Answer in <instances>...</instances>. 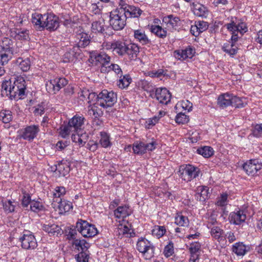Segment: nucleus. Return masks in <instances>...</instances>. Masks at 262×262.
I'll list each match as a JSON object with an SVG mask.
<instances>
[{
	"label": "nucleus",
	"instance_id": "obj_1",
	"mask_svg": "<svg viewBox=\"0 0 262 262\" xmlns=\"http://www.w3.org/2000/svg\"><path fill=\"white\" fill-rule=\"evenodd\" d=\"M227 30L232 34L230 41H227L224 44L222 50L230 56H233L237 52L238 48L235 43L238 40V33L242 36L247 32L248 28L246 24L243 21H236L231 20L230 23L225 25Z\"/></svg>",
	"mask_w": 262,
	"mask_h": 262
},
{
	"label": "nucleus",
	"instance_id": "obj_2",
	"mask_svg": "<svg viewBox=\"0 0 262 262\" xmlns=\"http://www.w3.org/2000/svg\"><path fill=\"white\" fill-rule=\"evenodd\" d=\"M105 47L107 50H112L114 54L121 57L127 56L130 60H135L140 52L137 44L121 40L106 42Z\"/></svg>",
	"mask_w": 262,
	"mask_h": 262
},
{
	"label": "nucleus",
	"instance_id": "obj_3",
	"mask_svg": "<svg viewBox=\"0 0 262 262\" xmlns=\"http://www.w3.org/2000/svg\"><path fill=\"white\" fill-rule=\"evenodd\" d=\"M26 81L23 77H17L11 84V81L6 80L2 84V95L8 96L10 99L17 100L25 95Z\"/></svg>",
	"mask_w": 262,
	"mask_h": 262
},
{
	"label": "nucleus",
	"instance_id": "obj_4",
	"mask_svg": "<svg viewBox=\"0 0 262 262\" xmlns=\"http://www.w3.org/2000/svg\"><path fill=\"white\" fill-rule=\"evenodd\" d=\"M97 101L96 104L103 108L112 107L117 102V94L113 91L107 90H102L99 94L96 95Z\"/></svg>",
	"mask_w": 262,
	"mask_h": 262
},
{
	"label": "nucleus",
	"instance_id": "obj_5",
	"mask_svg": "<svg viewBox=\"0 0 262 262\" xmlns=\"http://www.w3.org/2000/svg\"><path fill=\"white\" fill-rule=\"evenodd\" d=\"M136 248L139 252L142 253L143 257L145 259H150L154 256V246L149 241L144 237H140L138 239Z\"/></svg>",
	"mask_w": 262,
	"mask_h": 262
},
{
	"label": "nucleus",
	"instance_id": "obj_6",
	"mask_svg": "<svg viewBox=\"0 0 262 262\" xmlns=\"http://www.w3.org/2000/svg\"><path fill=\"white\" fill-rule=\"evenodd\" d=\"M200 169L190 164L182 165L180 166L178 175L183 180L186 182L199 177Z\"/></svg>",
	"mask_w": 262,
	"mask_h": 262
},
{
	"label": "nucleus",
	"instance_id": "obj_7",
	"mask_svg": "<svg viewBox=\"0 0 262 262\" xmlns=\"http://www.w3.org/2000/svg\"><path fill=\"white\" fill-rule=\"evenodd\" d=\"M110 17V25L114 30H120L124 28L127 19L120 8L111 11Z\"/></svg>",
	"mask_w": 262,
	"mask_h": 262
},
{
	"label": "nucleus",
	"instance_id": "obj_8",
	"mask_svg": "<svg viewBox=\"0 0 262 262\" xmlns=\"http://www.w3.org/2000/svg\"><path fill=\"white\" fill-rule=\"evenodd\" d=\"M76 228L84 237H92L98 233V230L95 225L81 219L78 220L77 222Z\"/></svg>",
	"mask_w": 262,
	"mask_h": 262
},
{
	"label": "nucleus",
	"instance_id": "obj_9",
	"mask_svg": "<svg viewBox=\"0 0 262 262\" xmlns=\"http://www.w3.org/2000/svg\"><path fill=\"white\" fill-rule=\"evenodd\" d=\"M21 247L25 250H33L37 247L34 235L29 231H24L19 237Z\"/></svg>",
	"mask_w": 262,
	"mask_h": 262
},
{
	"label": "nucleus",
	"instance_id": "obj_10",
	"mask_svg": "<svg viewBox=\"0 0 262 262\" xmlns=\"http://www.w3.org/2000/svg\"><path fill=\"white\" fill-rule=\"evenodd\" d=\"M127 2V0L126 1H123L122 3H119V6L120 10L125 15L126 19L129 18H138L143 13V11L139 7L128 4Z\"/></svg>",
	"mask_w": 262,
	"mask_h": 262
},
{
	"label": "nucleus",
	"instance_id": "obj_11",
	"mask_svg": "<svg viewBox=\"0 0 262 262\" xmlns=\"http://www.w3.org/2000/svg\"><path fill=\"white\" fill-rule=\"evenodd\" d=\"M243 168L248 175L254 176L262 169V163L258 159H251L245 163Z\"/></svg>",
	"mask_w": 262,
	"mask_h": 262
},
{
	"label": "nucleus",
	"instance_id": "obj_12",
	"mask_svg": "<svg viewBox=\"0 0 262 262\" xmlns=\"http://www.w3.org/2000/svg\"><path fill=\"white\" fill-rule=\"evenodd\" d=\"M246 209H241L231 212L229 215L228 220L231 224L240 225L244 223L247 219Z\"/></svg>",
	"mask_w": 262,
	"mask_h": 262
},
{
	"label": "nucleus",
	"instance_id": "obj_13",
	"mask_svg": "<svg viewBox=\"0 0 262 262\" xmlns=\"http://www.w3.org/2000/svg\"><path fill=\"white\" fill-rule=\"evenodd\" d=\"M163 22L165 24L167 29L171 32L178 30L181 26L180 17L172 14L164 16Z\"/></svg>",
	"mask_w": 262,
	"mask_h": 262
},
{
	"label": "nucleus",
	"instance_id": "obj_14",
	"mask_svg": "<svg viewBox=\"0 0 262 262\" xmlns=\"http://www.w3.org/2000/svg\"><path fill=\"white\" fill-rule=\"evenodd\" d=\"M40 129L38 125H32L22 129L20 132V137L29 141H32L36 137Z\"/></svg>",
	"mask_w": 262,
	"mask_h": 262
},
{
	"label": "nucleus",
	"instance_id": "obj_15",
	"mask_svg": "<svg viewBox=\"0 0 262 262\" xmlns=\"http://www.w3.org/2000/svg\"><path fill=\"white\" fill-rule=\"evenodd\" d=\"M44 29L52 31L56 30L59 26L58 17L52 13L44 14Z\"/></svg>",
	"mask_w": 262,
	"mask_h": 262
},
{
	"label": "nucleus",
	"instance_id": "obj_16",
	"mask_svg": "<svg viewBox=\"0 0 262 262\" xmlns=\"http://www.w3.org/2000/svg\"><path fill=\"white\" fill-rule=\"evenodd\" d=\"M155 97L159 103L167 104L170 101L171 95L166 88H157L155 91Z\"/></svg>",
	"mask_w": 262,
	"mask_h": 262
},
{
	"label": "nucleus",
	"instance_id": "obj_17",
	"mask_svg": "<svg viewBox=\"0 0 262 262\" xmlns=\"http://www.w3.org/2000/svg\"><path fill=\"white\" fill-rule=\"evenodd\" d=\"M3 51L0 53V64L4 66L8 62L16 52L15 51L13 47L8 46L3 47Z\"/></svg>",
	"mask_w": 262,
	"mask_h": 262
},
{
	"label": "nucleus",
	"instance_id": "obj_18",
	"mask_svg": "<svg viewBox=\"0 0 262 262\" xmlns=\"http://www.w3.org/2000/svg\"><path fill=\"white\" fill-rule=\"evenodd\" d=\"M195 52L194 49L189 47L184 50H176L174 52L173 54L176 58L183 60L187 58H191Z\"/></svg>",
	"mask_w": 262,
	"mask_h": 262
},
{
	"label": "nucleus",
	"instance_id": "obj_19",
	"mask_svg": "<svg viewBox=\"0 0 262 262\" xmlns=\"http://www.w3.org/2000/svg\"><path fill=\"white\" fill-rule=\"evenodd\" d=\"M210 229V235L212 238L220 243H226L225 231L219 226H212Z\"/></svg>",
	"mask_w": 262,
	"mask_h": 262
},
{
	"label": "nucleus",
	"instance_id": "obj_20",
	"mask_svg": "<svg viewBox=\"0 0 262 262\" xmlns=\"http://www.w3.org/2000/svg\"><path fill=\"white\" fill-rule=\"evenodd\" d=\"M72 246L75 251L79 252H90V244L84 239H78L73 241Z\"/></svg>",
	"mask_w": 262,
	"mask_h": 262
},
{
	"label": "nucleus",
	"instance_id": "obj_21",
	"mask_svg": "<svg viewBox=\"0 0 262 262\" xmlns=\"http://www.w3.org/2000/svg\"><path fill=\"white\" fill-rule=\"evenodd\" d=\"M52 205L54 208L58 209L61 214L69 211L73 207L71 202L62 200L53 202Z\"/></svg>",
	"mask_w": 262,
	"mask_h": 262
},
{
	"label": "nucleus",
	"instance_id": "obj_22",
	"mask_svg": "<svg viewBox=\"0 0 262 262\" xmlns=\"http://www.w3.org/2000/svg\"><path fill=\"white\" fill-rule=\"evenodd\" d=\"M250 250L249 245H245L243 242H237L232 245V251L238 256H243Z\"/></svg>",
	"mask_w": 262,
	"mask_h": 262
},
{
	"label": "nucleus",
	"instance_id": "obj_23",
	"mask_svg": "<svg viewBox=\"0 0 262 262\" xmlns=\"http://www.w3.org/2000/svg\"><path fill=\"white\" fill-rule=\"evenodd\" d=\"M132 213V209L127 205L119 206L114 211V215L117 219H123L129 216Z\"/></svg>",
	"mask_w": 262,
	"mask_h": 262
},
{
	"label": "nucleus",
	"instance_id": "obj_24",
	"mask_svg": "<svg viewBox=\"0 0 262 262\" xmlns=\"http://www.w3.org/2000/svg\"><path fill=\"white\" fill-rule=\"evenodd\" d=\"M134 37L137 41L142 45H151V40L148 39L144 31L141 29L134 30Z\"/></svg>",
	"mask_w": 262,
	"mask_h": 262
},
{
	"label": "nucleus",
	"instance_id": "obj_25",
	"mask_svg": "<svg viewBox=\"0 0 262 262\" xmlns=\"http://www.w3.org/2000/svg\"><path fill=\"white\" fill-rule=\"evenodd\" d=\"M32 23L36 29L39 30H44V14L35 13L32 15Z\"/></svg>",
	"mask_w": 262,
	"mask_h": 262
},
{
	"label": "nucleus",
	"instance_id": "obj_26",
	"mask_svg": "<svg viewBox=\"0 0 262 262\" xmlns=\"http://www.w3.org/2000/svg\"><path fill=\"white\" fill-rule=\"evenodd\" d=\"M232 98V95L228 93L220 95L217 98V105L222 108L231 105Z\"/></svg>",
	"mask_w": 262,
	"mask_h": 262
},
{
	"label": "nucleus",
	"instance_id": "obj_27",
	"mask_svg": "<svg viewBox=\"0 0 262 262\" xmlns=\"http://www.w3.org/2000/svg\"><path fill=\"white\" fill-rule=\"evenodd\" d=\"M191 9L194 15L200 17H206L208 9L204 5L196 3L191 4Z\"/></svg>",
	"mask_w": 262,
	"mask_h": 262
},
{
	"label": "nucleus",
	"instance_id": "obj_28",
	"mask_svg": "<svg viewBox=\"0 0 262 262\" xmlns=\"http://www.w3.org/2000/svg\"><path fill=\"white\" fill-rule=\"evenodd\" d=\"M77 47H74L66 52L62 57L63 62L68 63L72 62L77 57V55L79 54Z\"/></svg>",
	"mask_w": 262,
	"mask_h": 262
},
{
	"label": "nucleus",
	"instance_id": "obj_29",
	"mask_svg": "<svg viewBox=\"0 0 262 262\" xmlns=\"http://www.w3.org/2000/svg\"><path fill=\"white\" fill-rule=\"evenodd\" d=\"M209 188L206 186H199L197 188V192L195 194V199L197 201L204 202L208 198Z\"/></svg>",
	"mask_w": 262,
	"mask_h": 262
},
{
	"label": "nucleus",
	"instance_id": "obj_30",
	"mask_svg": "<svg viewBox=\"0 0 262 262\" xmlns=\"http://www.w3.org/2000/svg\"><path fill=\"white\" fill-rule=\"evenodd\" d=\"M42 229L46 232H47L49 235H58L61 234V229L59 226L54 224H43Z\"/></svg>",
	"mask_w": 262,
	"mask_h": 262
},
{
	"label": "nucleus",
	"instance_id": "obj_31",
	"mask_svg": "<svg viewBox=\"0 0 262 262\" xmlns=\"http://www.w3.org/2000/svg\"><path fill=\"white\" fill-rule=\"evenodd\" d=\"M84 118L75 116L69 122L68 124L71 126L73 130L76 132L80 129L83 124Z\"/></svg>",
	"mask_w": 262,
	"mask_h": 262
},
{
	"label": "nucleus",
	"instance_id": "obj_32",
	"mask_svg": "<svg viewBox=\"0 0 262 262\" xmlns=\"http://www.w3.org/2000/svg\"><path fill=\"white\" fill-rule=\"evenodd\" d=\"M93 57H94L96 61L101 64V66H106V64L110 63L111 57L103 51L99 53L94 54L91 56V58Z\"/></svg>",
	"mask_w": 262,
	"mask_h": 262
},
{
	"label": "nucleus",
	"instance_id": "obj_33",
	"mask_svg": "<svg viewBox=\"0 0 262 262\" xmlns=\"http://www.w3.org/2000/svg\"><path fill=\"white\" fill-rule=\"evenodd\" d=\"M104 20L102 18L94 21L92 24L91 30L93 33L103 34L105 31Z\"/></svg>",
	"mask_w": 262,
	"mask_h": 262
},
{
	"label": "nucleus",
	"instance_id": "obj_34",
	"mask_svg": "<svg viewBox=\"0 0 262 262\" xmlns=\"http://www.w3.org/2000/svg\"><path fill=\"white\" fill-rule=\"evenodd\" d=\"M15 63L23 72L29 71L31 66V61L29 58L23 59L19 57L16 60Z\"/></svg>",
	"mask_w": 262,
	"mask_h": 262
},
{
	"label": "nucleus",
	"instance_id": "obj_35",
	"mask_svg": "<svg viewBox=\"0 0 262 262\" xmlns=\"http://www.w3.org/2000/svg\"><path fill=\"white\" fill-rule=\"evenodd\" d=\"M174 223L180 227H187L189 224L188 217L182 214V213H177L174 217Z\"/></svg>",
	"mask_w": 262,
	"mask_h": 262
},
{
	"label": "nucleus",
	"instance_id": "obj_36",
	"mask_svg": "<svg viewBox=\"0 0 262 262\" xmlns=\"http://www.w3.org/2000/svg\"><path fill=\"white\" fill-rule=\"evenodd\" d=\"M150 30L151 33L159 38L164 39L167 36V31L159 25H152Z\"/></svg>",
	"mask_w": 262,
	"mask_h": 262
},
{
	"label": "nucleus",
	"instance_id": "obj_37",
	"mask_svg": "<svg viewBox=\"0 0 262 262\" xmlns=\"http://www.w3.org/2000/svg\"><path fill=\"white\" fill-rule=\"evenodd\" d=\"M79 40L74 47H77L78 50H80V48H84L87 47L90 43V39L86 33H82L80 34Z\"/></svg>",
	"mask_w": 262,
	"mask_h": 262
},
{
	"label": "nucleus",
	"instance_id": "obj_38",
	"mask_svg": "<svg viewBox=\"0 0 262 262\" xmlns=\"http://www.w3.org/2000/svg\"><path fill=\"white\" fill-rule=\"evenodd\" d=\"M70 170L69 166L62 161L56 165L55 171H57L60 176L65 177L69 173Z\"/></svg>",
	"mask_w": 262,
	"mask_h": 262
},
{
	"label": "nucleus",
	"instance_id": "obj_39",
	"mask_svg": "<svg viewBox=\"0 0 262 262\" xmlns=\"http://www.w3.org/2000/svg\"><path fill=\"white\" fill-rule=\"evenodd\" d=\"M133 150L134 154L142 155L146 153L145 143L141 141H136L133 144Z\"/></svg>",
	"mask_w": 262,
	"mask_h": 262
},
{
	"label": "nucleus",
	"instance_id": "obj_40",
	"mask_svg": "<svg viewBox=\"0 0 262 262\" xmlns=\"http://www.w3.org/2000/svg\"><path fill=\"white\" fill-rule=\"evenodd\" d=\"M130 229L127 225L119 224L115 232L116 234L118 235V237L121 238L123 235H126L128 236L130 234Z\"/></svg>",
	"mask_w": 262,
	"mask_h": 262
},
{
	"label": "nucleus",
	"instance_id": "obj_41",
	"mask_svg": "<svg viewBox=\"0 0 262 262\" xmlns=\"http://www.w3.org/2000/svg\"><path fill=\"white\" fill-rule=\"evenodd\" d=\"M14 38L16 39L27 40L29 38V31L26 29H16L14 31Z\"/></svg>",
	"mask_w": 262,
	"mask_h": 262
},
{
	"label": "nucleus",
	"instance_id": "obj_42",
	"mask_svg": "<svg viewBox=\"0 0 262 262\" xmlns=\"http://www.w3.org/2000/svg\"><path fill=\"white\" fill-rule=\"evenodd\" d=\"M66 189L63 186L56 187L53 192V202H57L62 200L61 196L66 194Z\"/></svg>",
	"mask_w": 262,
	"mask_h": 262
},
{
	"label": "nucleus",
	"instance_id": "obj_43",
	"mask_svg": "<svg viewBox=\"0 0 262 262\" xmlns=\"http://www.w3.org/2000/svg\"><path fill=\"white\" fill-rule=\"evenodd\" d=\"M13 119V115L11 111L3 110L0 112V120L4 123H8Z\"/></svg>",
	"mask_w": 262,
	"mask_h": 262
},
{
	"label": "nucleus",
	"instance_id": "obj_44",
	"mask_svg": "<svg viewBox=\"0 0 262 262\" xmlns=\"http://www.w3.org/2000/svg\"><path fill=\"white\" fill-rule=\"evenodd\" d=\"M197 152L204 158H208L213 155L214 150L211 147L206 146L199 148L197 149Z\"/></svg>",
	"mask_w": 262,
	"mask_h": 262
},
{
	"label": "nucleus",
	"instance_id": "obj_45",
	"mask_svg": "<svg viewBox=\"0 0 262 262\" xmlns=\"http://www.w3.org/2000/svg\"><path fill=\"white\" fill-rule=\"evenodd\" d=\"M75 132L71 127V126L68 124L66 125L62 126L60 127L59 132V135L63 138L69 137L70 134H74Z\"/></svg>",
	"mask_w": 262,
	"mask_h": 262
},
{
	"label": "nucleus",
	"instance_id": "obj_46",
	"mask_svg": "<svg viewBox=\"0 0 262 262\" xmlns=\"http://www.w3.org/2000/svg\"><path fill=\"white\" fill-rule=\"evenodd\" d=\"M53 82L55 84V91L57 93L68 84V80L64 78L59 77L54 79Z\"/></svg>",
	"mask_w": 262,
	"mask_h": 262
},
{
	"label": "nucleus",
	"instance_id": "obj_47",
	"mask_svg": "<svg viewBox=\"0 0 262 262\" xmlns=\"http://www.w3.org/2000/svg\"><path fill=\"white\" fill-rule=\"evenodd\" d=\"M132 81V78L129 75H125L122 77L121 76L118 82V85L121 89H124L128 86Z\"/></svg>",
	"mask_w": 262,
	"mask_h": 262
},
{
	"label": "nucleus",
	"instance_id": "obj_48",
	"mask_svg": "<svg viewBox=\"0 0 262 262\" xmlns=\"http://www.w3.org/2000/svg\"><path fill=\"white\" fill-rule=\"evenodd\" d=\"M79 95L81 100H83L84 99H88L89 100L88 102H90L91 100L96 97L95 93H90L87 89L81 90Z\"/></svg>",
	"mask_w": 262,
	"mask_h": 262
},
{
	"label": "nucleus",
	"instance_id": "obj_49",
	"mask_svg": "<svg viewBox=\"0 0 262 262\" xmlns=\"http://www.w3.org/2000/svg\"><path fill=\"white\" fill-rule=\"evenodd\" d=\"M244 100H245V98L232 96L231 105L237 108L244 107L246 104V102Z\"/></svg>",
	"mask_w": 262,
	"mask_h": 262
},
{
	"label": "nucleus",
	"instance_id": "obj_50",
	"mask_svg": "<svg viewBox=\"0 0 262 262\" xmlns=\"http://www.w3.org/2000/svg\"><path fill=\"white\" fill-rule=\"evenodd\" d=\"M138 84L139 86L145 91L150 92L154 90L152 83L147 80H141L139 82Z\"/></svg>",
	"mask_w": 262,
	"mask_h": 262
},
{
	"label": "nucleus",
	"instance_id": "obj_51",
	"mask_svg": "<svg viewBox=\"0 0 262 262\" xmlns=\"http://www.w3.org/2000/svg\"><path fill=\"white\" fill-rule=\"evenodd\" d=\"M101 138L100 143L102 147L106 148L111 146V143L110 140V137L105 132H101Z\"/></svg>",
	"mask_w": 262,
	"mask_h": 262
},
{
	"label": "nucleus",
	"instance_id": "obj_52",
	"mask_svg": "<svg viewBox=\"0 0 262 262\" xmlns=\"http://www.w3.org/2000/svg\"><path fill=\"white\" fill-rule=\"evenodd\" d=\"M90 252H79L75 255L77 262H89L90 257Z\"/></svg>",
	"mask_w": 262,
	"mask_h": 262
},
{
	"label": "nucleus",
	"instance_id": "obj_53",
	"mask_svg": "<svg viewBox=\"0 0 262 262\" xmlns=\"http://www.w3.org/2000/svg\"><path fill=\"white\" fill-rule=\"evenodd\" d=\"M30 209L33 212H38L43 210L44 209V206L42 203L33 200L31 201L30 204Z\"/></svg>",
	"mask_w": 262,
	"mask_h": 262
},
{
	"label": "nucleus",
	"instance_id": "obj_54",
	"mask_svg": "<svg viewBox=\"0 0 262 262\" xmlns=\"http://www.w3.org/2000/svg\"><path fill=\"white\" fill-rule=\"evenodd\" d=\"M166 229L164 226H156L152 230V234L158 238L161 237L165 233Z\"/></svg>",
	"mask_w": 262,
	"mask_h": 262
},
{
	"label": "nucleus",
	"instance_id": "obj_55",
	"mask_svg": "<svg viewBox=\"0 0 262 262\" xmlns=\"http://www.w3.org/2000/svg\"><path fill=\"white\" fill-rule=\"evenodd\" d=\"M86 134L81 135L80 136L79 134L75 135L72 134V139L73 142L78 143L80 146H83L84 144L85 143L86 141L84 140V137H86Z\"/></svg>",
	"mask_w": 262,
	"mask_h": 262
},
{
	"label": "nucleus",
	"instance_id": "obj_56",
	"mask_svg": "<svg viewBox=\"0 0 262 262\" xmlns=\"http://www.w3.org/2000/svg\"><path fill=\"white\" fill-rule=\"evenodd\" d=\"M174 253L173 244L172 242H169L164 249L163 254L167 258L170 257Z\"/></svg>",
	"mask_w": 262,
	"mask_h": 262
},
{
	"label": "nucleus",
	"instance_id": "obj_57",
	"mask_svg": "<svg viewBox=\"0 0 262 262\" xmlns=\"http://www.w3.org/2000/svg\"><path fill=\"white\" fill-rule=\"evenodd\" d=\"M228 195L226 193L221 194L217 199L216 205L221 207L226 206L228 204Z\"/></svg>",
	"mask_w": 262,
	"mask_h": 262
},
{
	"label": "nucleus",
	"instance_id": "obj_58",
	"mask_svg": "<svg viewBox=\"0 0 262 262\" xmlns=\"http://www.w3.org/2000/svg\"><path fill=\"white\" fill-rule=\"evenodd\" d=\"M14 204H16V203L10 200L6 201L3 203L4 209L7 212H13L15 207V205Z\"/></svg>",
	"mask_w": 262,
	"mask_h": 262
},
{
	"label": "nucleus",
	"instance_id": "obj_59",
	"mask_svg": "<svg viewBox=\"0 0 262 262\" xmlns=\"http://www.w3.org/2000/svg\"><path fill=\"white\" fill-rule=\"evenodd\" d=\"M175 120L177 123L185 124L189 121V117L184 113H180L176 116Z\"/></svg>",
	"mask_w": 262,
	"mask_h": 262
},
{
	"label": "nucleus",
	"instance_id": "obj_60",
	"mask_svg": "<svg viewBox=\"0 0 262 262\" xmlns=\"http://www.w3.org/2000/svg\"><path fill=\"white\" fill-rule=\"evenodd\" d=\"M98 105L95 104L91 109L89 110L88 113L91 115H92L95 118H98L99 117L103 115V112L98 110Z\"/></svg>",
	"mask_w": 262,
	"mask_h": 262
},
{
	"label": "nucleus",
	"instance_id": "obj_61",
	"mask_svg": "<svg viewBox=\"0 0 262 262\" xmlns=\"http://www.w3.org/2000/svg\"><path fill=\"white\" fill-rule=\"evenodd\" d=\"M22 193L23 194V198L22 199L21 204L23 207H27L29 204H31V196L29 194L27 193L26 191H23Z\"/></svg>",
	"mask_w": 262,
	"mask_h": 262
},
{
	"label": "nucleus",
	"instance_id": "obj_62",
	"mask_svg": "<svg viewBox=\"0 0 262 262\" xmlns=\"http://www.w3.org/2000/svg\"><path fill=\"white\" fill-rule=\"evenodd\" d=\"M159 118V117L155 116L152 118L148 119L147 121H146L145 124L146 128L148 129L151 128L158 122Z\"/></svg>",
	"mask_w": 262,
	"mask_h": 262
},
{
	"label": "nucleus",
	"instance_id": "obj_63",
	"mask_svg": "<svg viewBox=\"0 0 262 262\" xmlns=\"http://www.w3.org/2000/svg\"><path fill=\"white\" fill-rule=\"evenodd\" d=\"M252 134L254 137H259L262 135V123L256 124L252 128Z\"/></svg>",
	"mask_w": 262,
	"mask_h": 262
},
{
	"label": "nucleus",
	"instance_id": "obj_64",
	"mask_svg": "<svg viewBox=\"0 0 262 262\" xmlns=\"http://www.w3.org/2000/svg\"><path fill=\"white\" fill-rule=\"evenodd\" d=\"M200 248L201 244L199 242H193L190 245L189 250L190 253L198 254Z\"/></svg>",
	"mask_w": 262,
	"mask_h": 262
}]
</instances>
